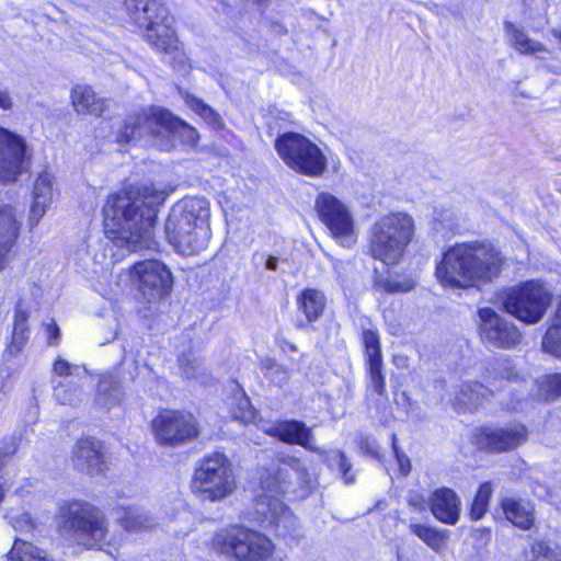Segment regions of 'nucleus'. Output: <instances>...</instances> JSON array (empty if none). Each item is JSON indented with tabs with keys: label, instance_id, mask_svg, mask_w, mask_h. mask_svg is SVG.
Wrapping results in <instances>:
<instances>
[{
	"label": "nucleus",
	"instance_id": "f257e3e1",
	"mask_svg": "<svg viewBox=\"0 0 561 561\" xmlns=\"http://www.w3.org/2000/svg\"><path fill=\"white\" fill-rule=\"evenodd\" d=\"M164 198V192L152 184L128 185L108 196L103 207L105 241L99 244L102 253H94V262L107 267L125 252L156 248L153 227Z\"/></svg>",
	"mask_w": 561,
	"mask_h": 561
},
{
	"label": "nucleus",
	"instance_id": "f03ea898",
	"mask_svg": "<svg viewBox=\"0 0 561 561\" xmlns=\"http://www.w3.org/2000/svg\"><path fill=\"white\" fill-rule=\"evenodd\" d=\"M504 263L501 251L490 242H461L443 253L435 275L443 287L467 289L496 278Z\"/></svg>",
	"mask_w": 561,
	"mask_h": 561
},
{
	"label": "nucleus",
	"instance_id": "7ed1b4c3",
	"mask_svg": "<svg viewBox=\"0 0 561 561\" xmlns=\"http://www.w3.org/2000/svg\"><path fill=\"white\" fill-rule=\"evenodd\" d=\"M209 203L203 197L184 198L171 209L165 234L178 252L190 255L206 248L210 238Z\"/></svg>",
	"mask_w": 561,
	"mask_h": 561
},
{
	"label": "nucleus",
	"instance_id": "20e7f679",
	"mask_svg": "<svg viewBox=\"0 0 561 561\" xmlns=\"http://www.w3.org/2000/svg\"><path fill=\"white\" fill-rule=\"evenodd\" d=\"M130 21L146 31L147 42L159 53L172 56L170 64L176 68L186 62L173 30V18L160 0H125Z\"/></svg>",
	"mask_w": 561,
	"mask_h": 561
},
{
	"label": "nucleus",
	"instance_id": "39448f33",
	"mask_svg": "<svg viewBox=\"0 0 561 561\" xmlns=\"http://www.w3.org/2000/svg\"><path fill=\"white\" fill-rule=\"evenodd\" d=\"M145 135L168 138L167 147L172 146L171 141L175 138L192 146L198 140L195 128L161 107H150L129 114L116 133L115 140L124 145L138 140Z\"/></svg>",
	"mask_w": 561,
	"mask_h": 561
},
{
	"label": "nucleus",
	"instance_id": "423d86ee",
	"mask_svg": "<svg viewBox=\"0 0 561 561\" xmlns=\"http://www.w3.org/2000/svg\"><path fill=\"white\" fill-rule=\"evenodd\" d=\"M289 476L285 469H277L262 482L263 493L255 500L253 518L260 523L274 525L279 537L297 539L301 536L298 519L280 501L289 489Z\"/></svg>",
	"mask_w": 561,
	"mask_h": 561
},
{
	"label": "nucleus",
	"instance_id": "0eeeda50",
	"mask_svg": "<svg viewBox=\"0 0 561 561\" xmlns=\"http://www.w3.org/2000/svg\"><path fill=\"white\" fill-rule=\"evenodd\" d=\"M415 232L414 219L403 211L379 217L370 229L369 252L386 265H396L405 253Z\"/></svg>",
	"mask_w": 561,
	"mask_h": 561
},
{
	"label": "nucleus",
	"instance_id": "6e6552de",
	"mask_svg": "<svg viewBox=\"0 0 561 561\" xmlns=\"http://www.w3.org/2000/svg\"><path fill=\"white\" fill-rule=\"evenodd\" d=\"M60 533L70 541L85 548H99L105 550V546H112L106 541V526L104 516L93 505L70 501L60 506Z\"/></svg>",
	"mask_w": 561,
	"mask_h": 561
},
{
	"label": "nucleus",
	"instance_id": "1a4fd4ad",
	"mask_svg": "<svg viewBox=\"0 0 561 561\" xmlns=\"http://www.w3.org/2000/svg\"><path fill=\"white\" fill-rule=\"evenodd\" d=\"M192 491L204 500L221 501L237 489V478L231 460L220 451L205 456L194 470Z\"/></svg>",
	"mask_w": 561,
	"mask_h": 561
},
{
	"label": "nucleus",
	"instance_id": "9d476101",
	"mask_svg": "<svg viewBox=\"0 0 561 561\" xmlns=\"http://www.w3.org/2000/svg\"><path fill=\"white\" fill-rule=\"evenodd\" d=\"M282 160L297 173L321 178L328 168V158L318 145L297 133H285L275 140Z\"/></svg>",
	"mask_w": 561,
	"mask_h": 561
},
{
	"label": "nucleus",
	"instance_id": "9b49d317",
	"mask_svg": "<svg viewBox=\"0 0 561 561\" xmlns=\"http://www.w3.org/2000/svg\"><path fill=\"white\" fill-rule=\"evenodd\" d=\"M551 300L547 289L536 280L511 288L503 299L506 312L526 323L539 322Z\"/></svg>",
	"mask_w": 561,
	"mask_h": 561
},
{
	"label": "nucleus",
	"instance_id": "f8f14e48",
	"mask_svg": "<svg viewBox=\"0 0 561 561\" xmlns=\"http://www.w3.org/2000/svg\"><path fill=\"white\" fill-rule=\"evenodd\" d=\"M152 431L160 445L172 447L186 444L199 434L194 415L179 410L161 411L152 421Z\"/></svg>",
	"mask_w": 561,
	"mask_h": 561
},
{
	"label": "nucleus",
	"instance_id": "ddd939ff",
	"mask_svg": "<svg viewBox=\"0 0 561 561\" xmlns=\"http://www.w3.org/2000/svg\"><path fill=\"white\" fill-rule=\"evenodd\" d=\"M31 167V156L23 137L0 127V181L11 183L18 176L27 172Z\"/></svg>",
	"mask_w": 561,
	"mask_h": 561
},
{
	"label": "nucleus",
	"instance_id": "4468645a",
	"mask_svg": "<svg viewBox=\"0 0 561 561\" xmlns=\"http://www.w3.org/2000/svg\"><path fill=\"white\" fill-rule=\"evenodd\" d=\"M316 211L331 234L347 242L354 234V218L347 205L328 192H321L314 201Z\"/></svg>",
	"mask_w": 561,
	"mask_h": 561
},
{
	"label": "nucleus",
	"instance_id": "2eb2a0df",
	"mask_svg": "<svg viewBox=\"0 0 561 561\" xmlns=\"http://www.w3.org/2000/svg\"><path fill=\"white\" fill-rule=\"evenodd\" d=\"M131 279L137 283L139 291L149 301L167 296L172 287V274L161 262L147 260L131 267Z\"/></svg>",
	"mask_w": 561,
	"mask_h": 561
},
{
	"label": "nucleus",
	"instance_id": "dca6fc26",
	"mask_svg": "<svg viewBox=\"0 0 561 561\" xmlns=\"http://www.w3.org/2000/svg\"><path fill=\"white\" fill-rule=\"evenodd\" d=\"M527 437L528 431L520 423L480 427L474 435L477 446L492 453L516 449L527 440Z\"/></svg>",
	"mask_w": 561,
	"mask_h": 561
},
{
	"label": "nucleus",
	"instance_id": "f3484780",
	"mask_svg": "<svg viewBox=\"0 0 561 561\" xmlns=\"http://www.w3.org/2000/svg\"><path fill=\"white\" fill-rule=\"evenodd\" d=\"M482 340L499 348H511L519 344L522 334L516 325L490 308L479 310Z\"/></svg>",
	"mask_w": 561,
	"mask_h": 561
},
{
	"label": "nucleus",
	"instance_id": "a211bd4d",
	"mask_svg": "<svg viewBox=\"0 0 561 561\" xmlns=\"http://www.w3.org/2000/svg\"><path fill=\"white\" fill-rule=\"evenodd\" d=\"M211 549L230 561L245 560V528L230 525L219 529L211 539Z\"/></svg>",
	"mask_w": 561,
	"mask_h": 561
},
{
	"label": "nucleus",
	"instance_id": "6ab92c4d",
	"mask_svg": "<svg viewBox=\"0 0 561 561\" xmlns=\"http://www.w3.org/2000/svg\"><path fill=\"white\" fill-rule=\"evenodd\" d=\"M54 199L53 176L48 172H42L33 186L32 201L28 213V225L36 227L49 209Z\"/></svg>",
	"mask_w": 561,
	"mask_h": 561
},
{
	"label": "nucleus",
	"instance_id": "aec40b11",
	"mask_svg": "<svg viewBox=\"0 0 561 561\" xmlns=\"http://www.w3.org/2000/svg\"><path fill=\"white\" fill-rule=\"evenodd\" d=\"M428 505L437 520L447 525H455L459 520L461 502L451 489L435 490L428 499Z\"/></svg>",
	"mask_w": 561,
	"mask_h": 561
},
{
	"label": "nucleus",
	"instance_id": "412c9836",
	"mask_svg": "<svg viewBox=\"0 0 561 561\" xmlns=\"http://www.w3.org/2000/svg\"><path fill=\"white\" fill-rule=\"evenodd\" d=\"M20 221L15 209L8 204L0 206V271L11 260V251L18 239Z\"/></svg>",
	"mask_w": 561,
	"mask_h": 561
},
{
	"label": "nucleus",
	"instance_id": "4be33fe9",
	"mask_svg": "<svg viewBox=\"0 0 561 561\" xmlns=\"http://www.w3.org/2000/svg\"><path fill=\"white\" fill-rule=\"evenodd\" d=\"M265 432L282 442L297 444L313 451L318 448L313 445L311 430L305 423L298 421H282L265 428Z\"/></svg>",
	"mask_w": 561,
	"mask_h": 561
},
{
	"label": "nucleus",
	"instance_id": "5701e85b",
	"mask_svg": "<svg viewBox=\"0 0 561 561\" xmlns=\"http://www.w3.org/2000/svg\"><path fill=\"white\" fill-rule=\"evenodd\" d=\"M76 466L90 474L101 473L104 466L103 446L99 440L87 437L75 446Z\"/></svg>",
	"mask_w": 561,
	"mask_h": 561
},
{
	"label": "nucleus",
	"instance_id": "b1692460",
	"mask_svg": "<svg viewBox=\"0 0 561 561\" xmlns=\"http://www.w3.org/2000/svg\"><path fill=\"white\" fill-rule=\"evenodd\" d=\"M71 103L78 114L100 116L107 106V100L95 94L89 85H76L71 90Z\"/></svg>",
	"mask_w": 561,
	"mask_h": 561
},
{
	"label": "nucleus",
	"instance_id": "393cba45",
	"mask_svg": "<svg viewBox=\"0 0 561 561\" xmlns=\"http://www.w3.org/2000/svg\"><path fill=\"white\" fill-rule=\"evenodd\" d=\"M502 508L508 522L522 529H530L534 525V508L528 502L505 497L502 500Z\"/></svg>",
	"mask_w": 561,
	"mask_h": 561
},
{
	"label": "nucleus",
	"instance_id": "a878e982",
	"mask_svg": "<svg viewBox=\"0 0 561 561\" xmlns=\"http://www.w3.org/2000/svg\"><path fill=\"white\" fill-rule=\"evenodd\" d=\"M298 310L306 317L308 322L317 321L324 312L327 297L314 288L304 289L296 300Z\"/></svg>",
	"mask_w": 561,
	"mask_h": 561
},
{
	"label": "nucleus",
	"instance_id": "bb28decb",
	"mask_svg": "<svg viewBox=\"0 0 561 561\" xmlns=\"http://www.w3.org/2000/svg\"><path fill=\"white\" fill-rule=\"evenodd\" d=\"M123 399V391L117 376L113 373H106L101 376L98 383L95 402L103 409L118 404Z\"/></svg>",
	"mask_w": 561,
	"mask_h": 561
},
{
	"label": "nucleus",
	"instance_id": "cd10ccee",
	"mask_svg": "<svg viewBox=\"0 0 561 561\" xmlns=\"http://www.w3.org/2000/svg\"><path fill=\"white\" fill-rule=\"evenodd\" d=\"M490 392L491 390L480 382H463L455 398L454 405L463 411L476 409Z\"/></svg>",
	"mask_w": 561,
	"mask_h": 561
},
{
	"label": "nucleus",
	"instance_id": "c85d7f7f",
	"mask_svg": "<svg viewBox=\"0 0 561 561\" xmlns=\"http://www.w3.org/2000/svg\"><path fill=\"white\" fill-rule=\"evenodd\" d=\"M409 529L435 552L443 551L448 540V530H440L419 523H411Z\"/></svg>",
	"mask_w": 561,
	"mask_h": 561
},
{
	"label": "nucleus",
	"instance_id": "c756f323",
	"mask_svg": "<svg viewBox=\"0 0 561 561\" xmlns=\"http://www.w3.org/2000/svg\"><path fill=\"white\" fill-rule=\"evenodd\" d=\"M505 31L510 37L513 47L520 54L534 55L546 50L545 46L531 38L520 28L516 27L513 23H505Z\"/></svg>",
	"mask_w": 561,
	"mask_h": 561
},
{
	"label": "nucleus",
	"instance_id": "7c9ffc66",
	"mask_svg": "<svg viewBox=\"0 0 561 561\" xmlns=\"http://www.w3.org/2000/svg\"><path fill=\"white\" fill-rule=\"evenodd\" d=\"M226 405L228 408L230 417L244 423L245 421V392L243 387L236 380L228 382L227 387Z\"/></svg>",
	"mask_w": 561,
	"mask_h": 561
},
{
	"label": "nucleus",
	"instance_id": "2f4dec72",
	"mask_svg": "<svg viewBox=\"0 0 561 561\" xmlns=\"http://www.w3.org/2000/svg\"><path fill=\"white\" fill-rule=\"evenodd\" d=\"M273 551L274 545L268 537L248 529V561H265Z\"/></svg>",
	"mask_w": 561,
	"mask_h": 561
},
{
	"label": "nucleus",
	"instance_id": "473e14b6",
	"mask_svg": "<svg viewBox=\"0 0 561 561\" xmlns=\"http://www.w3.org/2000/svg\"><path fill=\"white\" fill-rule=\"evenodd\" d=\"M54 397L61 404L75 405L82 399V380H54Z\"/></svg>",
	"mask_w": 561,
	"mask_h": 561
},
{
	"label": "nucleus",
	"instance_id": "72a5a7b5",
	"mask_svg": "<svg viewBox=\"0 0 561 561\" xmlns=\"http://www.w3.org/2000/svg\"><path fill=\"white\" fill-rule=\"evenodd\" d=\"M8 561H51L47 553L25 540L15 539L8 557Z\"/></svg>",
	"mask_w": 561,
	"mask_h": 561
},
{
	"label": "nucleus",
	"instance_id": "f704fd0d",
	"mask_svg": "<svg viewBox=\"0 0 561 561\" xmlns=\"http://www.w3.org/2000/svg\"><path fill=\"white\" fill-rule=\"evenodd\" d=\"M119 520L127 530L147 529L154 525L153 518L140 508L123 510Z\"/></svg>",
	"mask_w": 561,
	"mask_h": 561
},
{
	"label": "nucleus",
	"instance_id": "c9c22d12",
	"mask_svg": "<svg viewBox=\"0 0 561 561\" xmlns=\"http://www.w3.org/2000/svg\"><path fill=\"white\" fill-rule=\"evenodd\" d=\"M27 318H28L27 312L25 310H23L21 308V305L19 304L16 306L15 313H14L11 352H13V350L15 352H20L22 348V345L24 344V342L26 340Z\"/></svg>",
	"mask_w": 561,
	"mask_h": 561
},
{
	"label": "nucleus",
	"instance_id": "e433bc0d",
	"mask_svg": "<svg viewBox=\"0 0 561 561\" xmlns=\"http://www.w3.org/2000/svg\"><path fill=\"white\" fill-rule=\"evenodd\" d=\"M492 493L493 489L490 482H484L480 485L470 507V516L472 519L478 520L484 516L488 511Z\"/></svg>",
	"mask_w": 561,
	"mask_h": 561
},
{
	"label": "nucleus",
	"instance_id": "4c0bfd02",
	"mask_svg": "<svg viewBox=\"0 0 561 561\" xmlns=\"http://www.w3.org/2000/svg\"><path fill=\"white\" fill-rule=\"evenodd\" d=\"M186 104L213 128L221 127L220 116L202 100L195 96H187Z\"/></svg>",
	"mask_w": 561,
	"mask_h": 561
},
{
	"label": "nucleus",
	"instance_id": "58836bf2",
	"mask_svg": "<svg viewBox=\"0 0 561 561\" xmlns=\"http://www.w3.org/2000/svg\"><path fill=\"white\" fill-rule=\"evenodd\" d=\"M54 375L64 378V380L78 379L83 380L87 377V369L82 366L72 365L66 359L58 357L53 364Z\"/></svg>",
	"mask_w": 561,
	"mask_h": 561
},
{
	"label": "nucleus",
	"instance_id": "ea45409f",
	"mask_svg": "<svg viewBox=\"0 0 561 561\" xmlns=\"http://www.w3.org/2000/svg\"><path fill=\"white\" fill-rule=\"evenodd\" d=\"M529 561H561V550L551 547L545 541H537L531 546V559Z\"/></svg>",
	"mask_w": 561,
	"mask_h": 561
},
{
	"label": "nucleus",
	"instance_id": "a19ab883",
	"mask_svg": "<svg viewBox=\"0 0 561 561\" xmlns=\"http://www.w3.org/2000/svg\"><path fill=\"white\" fill-rule=\"evenodd\" d=\"M367 363L369 387L378 394L386 390L385 377L382 375V359L369 360Z\"/></svg>",
	"mask_w": 561,
	"mask_h": 561
},
{
	"label": "nucleus",
	"instance_id": "79ce46f5",
	"mask_svg": "<svg viewBox=\"0 0 561 561\" xmlns=\"http://www.w3.org/2000/svg\"><path fill=\"white\" fill-rule=\"evenodd\" d=\"M366 362L382 359L379 336L376 331L366 330L363 332Z\"/></svg>",
	"mask_w": 561,
	"mask_h": 561
},
{
	"label": "nucleus",
	"instance_id": "37998d69",
	"mask_svg": "<svg viewBox=\"0 0 561 561\" xmlns=\"http://www.w3.org/2000/svg\"><path fill=\"white\" fill-rule=\"evenodd\" d=\"M456 226V216L450 209L436 208L433 214V227L437 232L453 230Z\"/></svg>",
	"mask_w": 561,
	"mask_h": 561
},
{
	"label": "nucleus",
	"instance_id": "c03bdc74",
	"mask_svg": "<svg viewBox=\"0 0 561 561\" xmlns=\"http://www.w3.org/2000/svg\"><path fill=\"white\" fill-rule=\"evenodd\" d=\"M327 460L331 466H336L339 468L346 484L354 482L355 477L351 473L352 466L344 454L339 450H334L328 455Z\"/></svg>",
	"mask_w": 561,
	"mask_h": 561
},
{
	"label": "nucleus",
	"instance_id": "a18cd8bd",
	"mask_svg": "<svg viewBox=\"0 0 561 561\" xmlns=\"http://www.w3.org/2000/svg\"><path fill=\"white\" fill-rule=\"evenodd\" d=\"M540 390L547 399L561 396V374L547 376L540 383Z\"/></svg>",
	"mask_w": 561,
	"mask_h": 561
},
{
	"label": "nucleus",
	"instance_id": "49530a36",
	"mask_svg": "<svg viewBox=\"0 0 561 561\" xmlns=\"http://www.w3.org/2000/svg\"><path fill=\"white\" fill-rule=\"evenodd\" d=\"M416 285V280L412 277L393 278L386 283V289L391 293H407L412 290Z\"/></svg>",
	"mask_w": 561,
	"mask_h": 561
},
{
	"label": "nucleus",
	"instance_id": "de8ad7c7",
	"mask_svg": "<svg viewBox=\"0 0 561 561\" xmlns=\"http://www.w3.org/2000/svg\"><path fill=\"white\" fill-rule=\"evenodd\" d=\"M266 376L276 385H283L288 379V371L273 360L266 364Z\"/></svg>",
	"mask_w": 561,
	"mask_h": 561
},
{
	"label": "nucleus",
	"instance_id": "09e8293b",
	"mask_svg": "<svg viewBox=\"0 0 561 561\" xmlns=\"http://www.w3.org/2000/svg\"><path fill=\"white\" fill-rule=\"evenodd\" d=\"M391 440H392L393 454L397 459L400 472L402 473V476H407L411 470V461H410L409 457L402 450H400V448L397 446V435L396 434L391 435Z\"/></svg>",
	"mask_w": 561,
	"mask_h": 561
},
{
	"label": "nucleus",
	"instance_id": "8fccbe9b",
	"mask_svg": "<svg viewBox=\"0 0 561 561\" xmlns=\"http://www.w3.org/2000/svg\"><path fill=\"white\" fill-rule=\"evenodd\" d=\"M10 524L18 531H28L33 528V522L27 513H21L19 515H9Z\"/></svg>",
	"mask_w": 561,
	"mask_h": 561
},
{
	"label": "nucleus",
	"instance_id": "3c124183",
	"mask_svg": "<svg viewBox=\"0 0 561 561\" xmlns=\"http://www.w3.org/2000/svg\"><path fill=\"white\" fill-rule=\"evenodd\" d=\"M496 370H497V374L503 379L512 380L516 377L514 366L512 365L511 360H508L506 358L497 360Z\"/></svg>",
	"mask_w": 561,
	"mask_h": 561
},
{
	"label": "nucleus",
	"instance_id": "603ef678",
	"mask_svg": "<svg viewBox=\"0 0 561 561\" xmlns=\"http://www.w3.org/2000/svg\"><path fill=\"white\" fill-rule=\"evenodd\" d=\"M45 331L47 334V342L49 345L57 344L60 335L58 325L54 320H50L45 324Z\"/></svg>",
	"mask_w": 561,
	"mask_h": 561
},
{
	"label": "nucleus",
	"instance_id": "864d4df0",
	"mask_svg": "<svg viewBox=\"0 0 561 561\" xmlns=\"http://www.w3.org/2000/svg\"><path fill=\"white\" fill-rule=\"evenodd\" d=\"M14 106L13 98L8 88L0 85V108L11 111Z\"/></svg>",
	"mask_w": 561,
	"mask_h": 561
},
{
	"label": "nucleus",
	"instance_id": "5fc2aeb1",
	"mask_svg": "<svg viewBox=\"0 0 561 561\" xmlns=\"http://www.w3.org/2000/svg\"><path fill=\"white\" fill-rule=\"evenodd\" d=\"M282 463L291 469L297 476L304 472L302 465L299 459L293 456H286L280 459Z\"/></svg>",
	"mask_w": 561,
	"mask_h": 561
},
{
	"label": "nucleus",
	"instance_id": "6e6d98bb",
	"mask_svg": "<svg viewBox=\"0 0 561 561\" xmlns=\"http://www.w3.org/2000/svg\"><path fill=\"white\" fill-rule=\"evenodd\" d=\"M534 494L538 497H546L548 495V490L543 484L537 483L534 489Z\"/></svg>",
	"mask_w": 561,
	"mask_h": 561
},
{
	"label": "nucleus",
	"instance_id": "4d7b16f0",
	"mask_svg": "<svg viewBox=\"0 0 561 561\" xmlns=\"http://www.w3.org/2000/svg\"><path fill=\"white\" fill-rule=\"evenodd\" d=\"M362 448H365L367 451L375 453L377 449V445L375 442H369L368 438L362 440Z\"/></svg>",
	"mask_w": 561,
	"mask_h": 561
},
{
	"label": "nucleus",
	"instance_id": "13d9d810",
	"mask_svg": "<svg viewBox=\"0 0 561 561\" xmlns=\"http://www.w3.org/2000/svg\"><path fill=\"white\" fill-rule=\"evenodd\" d=\"M181 367H182V370H183V373L185 374V376H186L187 378H192V377H194V376H195V367H194V366H192V367L186 366V365L184 364V362H183V360H181Z\"/></svg>",
	"mask_w": 561,
	"mask_h": 561
},
{
	"label": "nucleus",
	"instance_id": "bf43d9fd",
	"mask_svg": "<svg viewBox=\"0 0 561 561\" xmlns=\"http://www.w3.org/2000/svg\"><path fill=\"white\" fill-rule=\"evenodd\" d=\"M265 266L267 270L275 271L277 267V259L274 256L267 257L265 262Z\"/></svg>",
	"mask_w": 561,
	"mask_h": 561
},
{
	"label": "nucleus",
	"instance_id": "052dcab7",
	"mask_svg": "<svg viewBox=\"0 0 561 561\" xmlns=\"http://www.w3.org/2000/svg\"><path fill=\"white\" fill-rule=\"evenodd\" d=\"M423 502L422 497H419L417 495L411 496L410 504L413 506H421V503Z\"/></svg>",
	"mask_w": 561,
	"mask_h": 561
},
{
	"label": "nucleus",
	"instance_id": "680f3d73",
	"mask_svg": "<svg viewBox=\"0 0 561 561\" xmlns=\"http://www.w3.org/2000/svg\"><path fill=\"white\" fill-rule=\"evenodd\" d=\"M554 34H556V36H558V37H559V45H560V47H561V33H558V34H557V33H554Z\"/></svg>",
	"mask_w": 561,
	"mask_h": 561
}]
</instances>
